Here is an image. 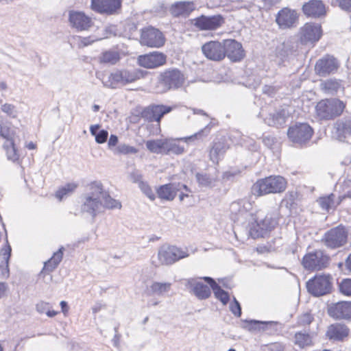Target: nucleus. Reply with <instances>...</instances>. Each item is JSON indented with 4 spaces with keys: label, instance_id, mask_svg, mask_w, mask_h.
<instances>
[{
    "label": "nucleus",
    "instance_id": "nucleus-1",
    "mask_svg": "<svg viewBox=\"0 0 351 351\" xmlns=\"http://www.w3.org/2000/svg\"><path fill=\"white\" fill-rule=\"evenodd\" d=\"M230 208L231 218L234 222L244 225L245 221L249 220V234L254 239L263 237L278 224V211L268 213L262 218L263 212L261 210L252 212V204L247 199L232 203Z\"/></svg>",
    "mask_w": 351,
    "mask_h": 351
},
{
    "label": "nucleus",
    "instance_id": "nucleus-2",
    "mask_svg": "<svg viewBox=\"0 0 351 351\" xmlns=\"http://www.w3.org/2000/svg\"><path fill=\"white\" fill-rule=\"evenodd\" d=\"M145 73L138 69H117L108 75H103L101 77L97 76V78L101 80L104 86L114 89L143 78Z\"/></svg>",
    "mask_w": 351,
    "mask_h": 351
},
{
    "label": "nucleus",
    "instance_id": "nucleus-3",
    "mask_svg": "<svg viewBox=\"0 0 351 351\" xmlns=\"http://www.w3.org/2000/svg\"><path fill=\"white\" fill-rule=\"evenodd\" d=\"M103 186L99 182H93L90 184V191L83 197L81 210L92 216H95L103 208Z\"/></svg>",
    "mask_w": 351,
    "mask_h": 351
},
{
    "label": "nucleus",
    "instance_id": "nucleus-4",
    "mask_svg": "<svg viewBox=\"0 0 351 351\" xmlns=\"http://www.w3.org/2000/svg\"><path fill=\"white\" fill-rule=\"evenodd\" d=\"M287 187V181L280 176H271L258 180L252 187V192L256 196L284 191Z\"/></svg>",
    "mask_w": 351,
    "mask_h": 351
},
{
    "label": "nucleus",
    "instance_id": "nucleus-5",
    "mask_svg": "<svg viewBox=\"0 0 351 351\" xmlns=\"http://www.w3.org/2000/svg\"><path fill=\"white\" fill-rule=\"evenodd\" d=\"M189 256V252L186 247L182 248L176 245H163L158 249V261H152V265L155 267L169 266Z\"/></svg>",
    "mask_w": 351,
    "mask_h": 351
},
{
    "label": "nucleus",
    "instance_id": "nucleus-6",
    "mask_svg": "<svg viewBox=\"0 0 351 351\" xmlns=\"http://www.w3.org/2000/svg\"><path fill=\"white\" fill-rule=\"evenodd\" d=\"M185 80L184 75L180 70L168 69L160 75L154 90L157 93H162L171 88H178L184 85Z\"/></svg>",
    "mask_w": 351,
    "mask_h": 351
},
{
    "label": "nucleus",
    "instance_id": "nucleus-7",
    "mask_svg": "<svg viewBox=\"0 0 351 351\" xmlns=\"http://www.w3.org/2000/svg\"><path fill=\"white\" fill-rule=\"evenodd\" d=\"M346 108V104L337 98L321 100L316 105L317 116L322 119H332L340 116Z\"/></svg>",
    "mask_w": 351,
    "mask_h": 351
},
{
    "label": "nucleus",
    "instance_id": "nucleus-8",
    "mask_svg": "<svg viewBox=\"0 0 351 351\" xmlns=\"http://www.w3.org/2000/svg\"><path fill=\"white\" fill-rule=\"evenodd\" d=\"M332 288V278L330 274H318L306 282L308 291L315 297L327 295Z\"/></svg>",
    "mask_w": 351,
    "mask_h": 351
},
{
    "label": "nucleus",
    "instance_id": "nucleus-9",
    "mask_svg": "<svg viewBox=\"0 0 351 351\" xmlns=\"http://www.w3.org/2000/svg\"><path fill=\"white\" fill-rule=\"evenodd\" d=\"M209 132V129L208 127H206L204 129L201 130L198 132L186 137H183L180 138H167L166 143V151L165 154L171 155L176 154L180 155L184 152V147L180 144V141H182L185 143H189V141H194L196 139H199L202 137V136H206Z\"/></svg>",
    "mask_w": 351,
    "mask_h": 351
},
{
    "label": "nucleus",
    "instance_id": "nucleus-10",
    "mask_svg": "<svg viewBox=\"0 0 351 351\" xmlns=\"http://www.w3.org/2000/svg\"><path fill=\"white\" fill-rule=\"evenodd\" d=\"M322 35V27L319 24L306 23L300 27L298 38L302 44L314 45Z\"/></svg>",
    "mask_w": 351,
    "mask_h": 351
},
{
    "label": "nucleus",
    "instance_id": "nucleus-11",
    "mask_svg": "<svg viewBox=\"0 0 351 351\" xmlns=\"http://www.w3.org/2000/svg\"><path fill=\"white\" fill-rule=\"evenodd\" d=\"M329 257L322 250L306 254L302 259V265L308 270H319L328 266Z\"/></svg>",
    "mask_w": 351,
    "mask_h": 351
},
{
    "label": "nucleus",
    "instance_id": "nucleus-12",
    "mask_svg": "<svg viewBox=\"0 0 351 351\" xmlns=\"http://www.w3.org/2000/svg\"><path fill=\"white\" fill-rule=\"evenodd\" d=\"M313 133V129L308 124L298 123L289 128L287 135L293 143L302 145L311 139Z\"/></svg>",
    "mask_w": 351,
    "mask_h": 351
},
{
    "label": "nucleus",
    "instance_id": "nucleus-13",
    "mask_svg": "<svg viewBox=\"0 0 351 351\" xmlns=\"http://www.w3.org/2000/svg\"><path fill=\"white\" fill-rule=\"evenodd\" d=\"M165 37L158 29L152 27L142 30L140 42L142 45L159 48L165 44Z\"/></svg>",
    "mask_w": 351,
    "mask_h": 351
},
{
    "label": "nucleus",
    "instance_id": "nucleus-14",
    "mask_svg": "<svg viewBox=\"0 0 351 351\" xmlns=\"http://www.w3.org/2000/svg\"><path fill=\"white\" fill-rule=\"evenodd\" d=\"M204 56L208 60L219 62L225 58L224 40L221 42L211 40L202 46Z\"/></svg>",
    "mask_w": 351,
    "mask_h": 351
},
{
    "label": "nucleus",
    "instance_id": "nucleus-15",
    "mask_svg": "<svg viewBox=\"0 0 351 351\" xmlns=\"http://www.w3.org/2000/svg\"><path fill=\"white\" fill-rule=\"evenodd\" d=\"M348 233L343 227L338 226L327 232L324 238L326 245L330 248L342 246L347 241Z\"/></svg>",
    "mask_w": 351,
    "mask_h": 351
},
{
    "label": "nucleus",
    "instance_id": "nucleus-16",
    "mask_svg": "<svg viewBox=\"0 0 351 351\" xmlns=\"http://www.w3.org/2000/svg\"><path fill=\"white\" fill-rule=\"evenodd\" d=\"M259 116L264 119V121L271 126H280L286 121V113L284 110H276L270 106L262 108Z\"/></svg>",
    "mask_w": 351,
    "mask_h": 351
},
{
    "label": "nucleus",
    "instance_id": "nucleus-17",
    "mask_svg": "<svg viewBox=\"0 0 351 351\" xmlns=\"http://www.w3.org/2000/svg\"><path fill=\"white\" fill-rule=\"evenodd\" d=\"M204 279V278H202ZM202 278H191L186 280L185 286L190 293L199 300H205L210 296V286L204 284Z\"/></svg>",
    "mask_w": 351,
    "mask_h": 351
},
{
    "label": "nucleus",
    "instance_id": "nucleus-18",
    "mask_svg": "<svg viewBox=\"0 0 351 351\" xmlns=\"http://www.w3.org/2000/svg\"><path fill=\"white\" fill-rule=\"evenodd\" d=\"M121 0H91L90 9L101 14H113L121 8Z\"/></svg>",
    "mask_w": 351,
    "mask_h": 351
},
{
    "label": "nucleus",
    "instance_id": "nucleus-19",
    "mask_svg": "<svg viewBox=\"0 0 351 351\" xmlns=\"http://www.w3.org/2000/svg\"><path fill=\"white\" fill-rule=\"evenodd\" d=\"M297 55V44L287 40L279 44L275 49L276 61L281 64Z\"/></svg>",
    "mask_w": 351,
    "mask_h": 351
},
{
    "label": "nucleus",
    "instance_id": "nucleus-20",
    "mask_svg": "<svg viewBox=\"0 0 351 351\" xmlns=\"http://www.w3.org/2000/svg\"><path fill=\"white\" fill-rule=\"evenodd\" d=\"M71 26L77 32L87 31L93 25L92 19L83 12L71 11L69 15Z\"/></svg>",
    "mask_w": 351,
    "mask_h": 351
},
{
    "label": "nucleus",
    "instance_id": "nucleus-21",
    "mask_svg": "<svg viewBox=\"0 0 351 351\" xmlns=\"http://www.w3.org/2000/svg\"><path fill=\"white\" fill-rule=\"evenodd\" d=\"M329 316L336 319L351 318V302H338L328 305Z\"/></svg>",
    "mask_w": 351,
    "mask_h": 351
},
{
    "label": "nucleus",
    "instance_id": "nucleus-22",
    "mask_svg": "<svg viewBox=\"0 0 351 351\" xmlns=\"http://www.w3.org/2000/svg\"><path fill=\"white\" fill-rule=\"evenodd\" d=\"M166 58L167 57L164 53L155 51L139 56L138 58V64L144 68L154 69L165 64Z\"/></svg>",
    "mask_w": 351,
    "mask_h": 351
},
{
    "label": "nucleus",
    "instance_id": "nucleus-23",
    "mask_svg": "<svg viewBox=\"0 0 351 351\" xmlns=\"http://www.w3.org/2000/svg\"><path fill=\"white\" fill-rule=\"evenodd\" d=\"M339 66L337 60L330 56H326L317 60L315 70L319 76H326L335 72Z\"/></svg>",
    "mask_w": 351,
    "mask_h": 351
},
{
    "label": "nucleus",
    "instance_id": "nucleus-24",
    "mask_svg": "<svg viewBox=\"0 0 351 351\" xmlns=\"http://www.w3.org/2000/svg\"><path fill=\"white\" fill-rule=\"evenodd\" d=\"M172 109V107L165 105H151L143 110L142 117L149 121L160 122L162 117Z\"/></svg>",
    "mask_w": 351,
    "mask_h": 351
},
{
    "label": "nucleus",
    "instance_id": "nucleus-25",
    "mask_svg": "<svg viewBox=\"0 0 351 351\" xmlns=\"http://www.w3.org/2000/svg\"><path fill=\"white\" fill-rule=\"evenodd\" d=\"M194 25L200 30H213L219 27L223 23L220 15L211 16H201L193 20Z\"/></svg>",
    "mask_w": 351,
    "mask_h": 351
},
{
    "label": "nucleus",
    "instance_id": "nucleus-26",
    "mask_svg": "<svg viewBox=\"0 0 351 351\" xmlns=\"http://www.w3.org/2000/svg\"><path fill=\"white\" fill-rule=\"evenodd\" d=\"M224 49L225 57L232 62H239L245 56L241 44L233 39L224 40Z\"/></svg>",
    "mask_w": 351,
    "mask_h": 351
},
{
    "label": "nucleus",
    "instance_id": "nucleus-27",
    "mask_svg": "<svg viewBox=\"0 0 351 351\" xmlns=\"http://www.w3.org/2000/svg\"><path fill=\"white\" fill-rule=\"evenodd\" d=\"M188 191V188L185 184L180 183H170L160 186L157 189L158 197L166 201H172L176 197L178 192L180 191L182 189Z\"/></svg>",
    "mask_w": 351,
    "mask_h": 351
},
{
    "label": "nucleus",
    "instance_id": "nucleus-28",
    "mask_svg": "<svg viewBox=\"0 0 351 351\" xmlns=\"http://www.w3.org/2000/svg\"><path fill=\"white\" fill-rule=\"evenodd\" d=\"M298 20V14L295 10L283 8L280 10L276 16V21L281 29H287L293 27Z\"/></svg>",
    "mask_w": 351,
    "mask_h": 351
},
{
    "label": "nucleus",
    "instance_id": "nucleus-29",
    "mask_svg": "<svg viewBox=\"0 0 351 351\" xmlns=\"http://www.w3.org/2000/svg\"><path fill=\"white\" fill-rule=\"evenodd\" d=\"M12 248L5 239V245L0 249V275L3 278H7L10 274L9 260L11 256Z\"/></svg>",
    "mask_w": 351,
    "mask_h": 351
},
{
    "label": "nucleus",
    "instance_id": "nucleus-30",
    "mask_svg": "<svg viewBox=\"0 0 351 351\" xmlns=\"http://www.w3.org/2000/svg\"><path fill=\"white\" fill-rule=\"evenodd\" d=\"M277 325L276 322H261L258 320H243L242 321V328L250 332L265 331L273 328Z\"/></svg>",
    "mask_w": 351,
    "mask_h": 351
},
{
    "label": "nucleus",
    "instance_id": "nucleus-31",
    "mask_svg": "<svg viewBox=\"0 0 351 351\" xmlns=\"http://www.w3.org/2000/svg\"><path fill=\"white\" fill-rule=\"evenodd\" d=\"M302 10L305 15L314 18L319 17L326 12L324 5L318 0H311L306 3L302 7Z\"/></svg>",
    "mask_w": 351,
    "mask_h": 351
},
{
    "label": "nucleus",
    "instance_id": "nucleus-32",
    "mask_svg": "<svg viewBox=\"0 0 351 351\" xmlns=\"http://www.w3.org/2000/svg\"><path fill=\"white\" fill-rule=\"evenodd\" d=\"M335 128L336 137L339 141H347L351 136V119L338 121Z\"/></svg>",
    "mask_w": 351,
    "mask_h": 351
},
{
    "label": "nucleus",
    "instance_id": "nucleus-33",
    "mask_svg": "<svg viewBox=\"0 0 351 351\" xmlns=\"http://www.w3.org/2000/svg\"><path fill=\"white\" fill-rule=\"evenodd\" d=\"M349 329L343 324L330 325L327 330L326 336L330 340L341 341L348 335Z\"/></svg>",
    "mask_w": 351,
    "mask_h": 351
},
{
    "label": "nucleus",
    "instance_id": "nucleus-34",
    "mask_svg": "<svg viewBox=\"0 0 351 351\" xmlns=\"http://www.w3.org/2000/svg\"><path fill=\"white\" fill-rule=\"evenodd\" d=\"M64 248L61 247L57 252H54L51 258L45 263L43 270L40 273V276L45 274L52 272L60 264L63 258Z\"/></svg>",
    "mask_w": 351,
    "mask_h": 351
},
{
    "label": "nucleus",
    "instance_id": "nucleus-35",
    "mask_svg": "<svg viewBox=\"0 0 351 351\" xmlns=\"http://www.w3.org/2000/svg\"><path fill=\"white\" fill-rule=\"evenodd\" d=\"M195 9V4L193 1H180L172 5L171 12L175 16H187Z\"/></svg>",
    "mask_w": 351,
    "mask_h": 351
},
{
    "label": "nucleus",
    "instance_id": "nucleus-36",
    "mask_svg": "<svg viewBox=\"0 0 351 351\" xmlns=\"http://www.w3.org/2000/svg\"><path fill=\"white\" fill-rule=\"evenodd\" d=\"M228 149V145L224 140L215 142L210 150V159L215 163H217Z\"/></svg>",
    "mask_w": 351,
    "mask_h": 351
},
{
    "label": "nucleus",
    "instance_id": "nucleus-37",
    "mask_svg": "<svg viewBox=\"0 0 351 351\" xmlns=\"http://www.w3.org/2000/svg\"><path fill=\"white\" fill-rule=\"evenodd\" d=\"M172 284L169 282H158L154 281L147 288L149 295H157L162 296L168 293L171 289Z\"/></svg>",
    "mask_w": 351,
    "mask_h": 351
},
{
    "label": "nucleus",
    "instance_id": "nucleus-38",
    "mask_svg": "<svg viewBox=\"0 0 351 351\" xmlns=\"http://www.w3.org/2000/svg\"><path fill=\"white\" fill-rule=\"evenodd\" d=\"M204 280L210 285L215 297L219 300L223 304H226L229 301L228 293L223 290L212 278L204 277Z\"/></svg>",
    "mask_w": 351,
    "mask_h": 351
},
{
    "label": "nucleus",
    "instance_id": "nucleus-39",
    "mask_svg": "<svg viewBox=\"0 0 351 351\" xmlns=\"http://www.w3.org/2000/svg\"><path fill=\"white\" fill-rule=\"evenodd\" d=\"M167 138L149 140L146 141L147 149L152 153L165 154Z\"/></svg>",
    "mask_w": 351,
    "mask_h": 351
},
{
    "label": "nucleus",
    "instance_id": "nucleus-40",
    "mask_svg": "<svg viewBox=\"0 0 351 351\" xmlns=\"http://www.w3.org/2000/svg\"><path fill=\"white\" fill-rule=\"evenodd\" d=\"M293 342L299 348H304L313 345V338L306 330L298 331L295 333Z\"/></svg>",
    "mask_w": 351,
    "mask_h": 351
},
{
    "label": "nucleus",
    "instance_id": "nucleus-41",
    "mask_svg": "<svg viewBox=\"0 0 351 351\" xmlns=\"http://www.w3.org/2000/svg\"><path fill=\"white\" fill-rule=\"evenodd\" d=\"M321 89L326 94L334 95L342 88L340 82L335 79L324 80L320 84Z\"/></svg>",
    "mask_w": 351,
    "mask_h": 351
},
{
    "label": "nucleus",
    "instance_id": "nucleus-42",
    "mask_svg": "<svg viewBox=\"0 0 351 351\" xmlns=\"http://www.w3.org/2000/svg\"><path fill=\"white\" fill-rule=\"evenodd\" d=\"M334 197L333 194H330L328 196L320 197L318 202L324 210H328L335 208L344 199V196H340L337 202L334 200Z\"/></svg>",
    "mask_w": 351,
    "mask_h": 351
},
{
    "label": "nucleus",
    "instance_id": "nucleus-43",
    "mask_svg": "<svg viewBox=\"0 0 351 351\" xmlns=\"http://www.w3.org/2000/svg\"><path fill=\"white\" fill-rule=\"evenodd\" d=\"M77 187V184L74 182L67 183L60 187L56 192V197L59 200H62L71 195Z\"/></svg>",
    "mask_w": 351,
    "mask_h": 351
},
{
    "label": "nucleus",
    "instance_id": "nucleus-44",
    "mask_svg": "<svg viewBox=\"0 0 351 351\" xmlns=\"http://www.w3.org/2000/svg\"><path fill=\"white\" fill-rule=\"evenodd\" d=\"M196 179L199 184L204 187H213L217 180V177L206 173H198Z\"/></svg>",
    "mask_w": 351,
    "mask_h": 351
},
{
    "label": "nucleus",
    "instance_id": "nucleus-45",
    "mask_svg": "<svg viewBox=\"0 0 351 351\" xmlns=\"http://www.w3.org/2000/svg\"><path fill=\"white\" fill-rule=\"evenodd\" d=\"M99 128L100 125L99 124L92 125L90 127V134L95 137V141L99 144H101L106 141L108 132L105 130H101L97 132Z\"/></svg>",
    "mask_w": 351,
    "mask_h": 351
},
{
    "label": "nucleus",
    "instance_id": "nucleus-46",
    "mask_svg": "<svg viewBox=\"0 0 351 351\" xmlns=\"http://www.w3.org/2000/svg\"><path fill=\"white\" fill-rule=\"evenodd\" d=\"M36 311L40 314H46L49 317H55L58 312L52 310L51 304L48 302L40 301L36 306Z\"/></svg>",
    "mask_w": 351,
    "mask_h": 351
},
{
    "label": "nucleus",
    "instance_id": "nucleus-47",
    "mask_svg": "<svg viewBox=\"0 0 351 351\" xmlns=\"http://www.w3.org/2000/svg\"><path fill=\"white\" fill-rule=\"evenodd\" d=\"M73 38L79 48L87 47L96 41L102 40L101 37L95 36H90L87 37L75 36Z\"/></svg>",
    "mask_w": 351,
    "mask_h": 351
},
{
    "label": "nucleus",
    "instance_id": "nucleus-48",
    "mask_svg": "<svg viewBox=\"0 0 351 351\" xmlns=\"http://www.w3.org/2000/svg\"><path fill=\"white\" fill-rule=\"evenodd\" d=\"M103 202V208H120L121 204L117 200L112 199L104 189L101 197Z\"/></svg>",
    "mask_w": 351,
    "mask_h": 351
},
{
    "label": "nucleus",
    "instance_id": "nucleus-49",
    "mask_svg": "<svg viewBox=\"0 0 351 351\" xmlns=\"http://www.w3.org/2000/svg\"><path fill=\"white\" fill-rule=\"evenodd\" d=\"M1 111L10 119H16L19 117V110L16 106L10 103H5L1 106Z\"/></svg>",
    "mask_w": 351,
    "mask_h": 351
},
{
    "label": "nucleus",
    "instance_id": "nucleus-50",
    "mask_svg": "<svg viewBox=\"0 0 351 351\" xmlns=\"http://www.w3.org/2000/svg\"><path fill=\"white\" fill-rule=\"evenodd\" d=\"M3 147L5 150L8 160L16 161L19 159V154L15 148L14 141H8L3 144Z\"/></svg>",
    "mask_w": 351,
    "mask_h": 351
},
{
    "label": "nucleus",
    "instance_id": "nucleus-51",
    "mask_svg": "<svg viewBox=\"0 0 351 351\" xmlns=\"http://www.w3.org/2000/svg\"><path fill=\"white\" fill-rule=\"evenodd\" d=\"M119 60V55L116 51H106L102 53L100 61L104 63L114 64Z\"/></svg>",
    "mask_w": 351,
    "mask_h": 351
},
{
    "label": "nucleus",
    "instance_id": "nucleus-52",
    "mask_svg": "<svg viewBox=\"0 0 351 351\" xmlns=\"http://www.w3.org/2000/svg\"><path fill=\"white\" fill-rule=\"evenodd\" d=\"M138 152V150L136 147L125 143L119 145L114 150V154L123 155L134 154Z\"/></svg>",
    "mask_w": 351,
    "mask_h": 351
},
{
    "label": "nucleus",
    "instance_id": "nucleus-53",
    "mask_svg": "<svg viewBox=\"0 0 351 351\" xmlns=\"http://www.w3.org/2000/svg\"><path fill=\"white\" fill-rule=\"evenodd\" d=\"M13 131L10 127L4 124L0 125V136L5 139V143H8V141H13Z\"/></svg>",
    "mask_w": 351,
    "mask_h": 351
},
{
    "label": "nucleus",
    "instance_id": "nucleus-54",
    "mask_svg": "<svg viewBox=\"0 0 351 351\" xmlns=\"http://www.w3.org/2000/svg\"><path fill=\"white\" fill-rule=\"evenodd\" d=\"M138 187L141 190V191L152 201H154L156 199V195L154 192L152 191V188L149 185L145 182H140V184Z\"/></svg>",
    "mask_w": 351,
    "mask_h": 351
},
{
    "label": "nucleus",
    "instance_id": "nucleus-55",
    "mask_svg": "<svg viewBox=\"0 0 351 351\" xmlns=\"http://www.w3.org/2000/svg\"><path fill=\"white\" fill-rule=\"evenodd\" d=\"M340 291L346 295H351V278L344 279L339 285Z\"/></svg>",
    "mask_w": 351,
    "mask_h": 351
},
{
    "label": "nucleus",
    "instance_id": "nucleus-56",
    "mask_svg": "<svg viewBox=\"0 0 351 351\" xmlns=\"http://www.w3.org/2000/svg\"><path fill=\"white\" fill-rule=\"evenodd\" d=\"M230 311L237 317L241 315V308L239 302L234 298L232 302L230 304Z\"/></svg>",
    "mask_w": 351,
    "mask_h": 351
},
{
    "label": "nucleus",
    "instance_id": "nucleus-57",
    "mask_svg": "<svg viewBox=\"0 0 351 351\" xmlns=\"http://www.w3.org/2000/svg\"><path fill=\"white\" fill-rule=\"evenodd\" d=\"M313 321V317L309 313H304L299 318L298 323L301 326H305L310 324Z\"/></svg>",
    "mask_w": 351,
    "mask_h": 351
},
{
    "label": "nucleus",
    "instance_id": "nucleus-58",
    "mask_svg": "<svg viewBox=\"0 0 351 351\" xmlns=\"http://www.w3.org/2000/svg\"><path fill=\"white\" fill-rule=\"evenodd\" d=\"M279 88L274 86L265 85L263 88V93L268 96L272 97L278 91Z\"/></svg>",
    "mask_w": 351,
    "mask_h": 351
},
{
    "label": "nucleus",
    "instance_id": "nucleus-59",
    "mask_svg": "<svg viewBox=\"0 0 351 351\" xmlns=\"http://www.w3.org/2000/svg\"><path fill=\"white\" fill-rule=\"evenodd\" d=\"M335 3L342 10H351V0H335Z\"/></svg>",
    "mask_w": 351,
    "mask_h": 351
},
{
    "label": "nucleus",
    "instance_id": "nucleus-60",
    "mask_svg": "<svg viewBox=\"0 0 351 351\" xmlns=\"http://www.w3.org/2000/svg\"><path fill=\"white\" fill-rule=\"evenodd\" d=\"M104 31H105V34H104L103 36H101L102 38V39L108 38L109 36H115L117 29H116V27L114 25H109L105 28Z\"/></svg>",
    "mask_w": 351,
    "mask_h": 351
},
{
    "label": "nucleus",
    "instance_id": "nucleus-61",
    "mask_svg": "<svg viewBox=\"0 0 351 351\" xmlns=\"http://www.w3.org/2000/svg\"><path fill=\"white\" fill-rule=\"evenodd\" d=\"M130 179L132 182L138 183V185L140 184V182H143L141 174L137 171L131 173L130 175Z\"/></svg>",
    "mask_w": 351,
    "mask_h": 351
},
{
    "label": "nucleus",
    "instance_id": "nucleus-62",
    "mask_svg": "<svg viewBox=\"0 0 351 351\" xmlns=\"http://www.w3.org/2000/svg\"><path fill=\"white\" fill-rule=\"evenodd\" d=\"M269 350L270 351H287L285 346L279 343L272 344Z\"/></svg>",
    "mask_w": 351,
    "mask_h": 351
},
{
    "label": "nucleus",
    "instance_id": "nucleus-63",
    "mask_svg": "<svg viewBox=\"0 0 351 351\" xmlns=\"http://www.w3.org/2000/svg\"><path fill=\"white\" fill-rule=\"evenodd\" d=\"M118 143V137L116 135L112 134L108 140V145L110 149L117 145Z\"/></svg>",
    "mask_w": 351,
    "mask_h": 351
},
{
    "label": "nucleus",
    "instance_id": "nucleus-64",
    "mask_svg": "<svg viewBox=\"0 0 351 351\" xmlns=\"http://www.w3.org/2000/svg\"><path fill=\"white\" fill-rule=\"evenodd\" d=\"M264 3V7L266 9L270 8L271 6L279 3L280 0H262Z\"/></svg>",
    "mask_w": 351,
    "mask_h": 351
}]
</instances>
